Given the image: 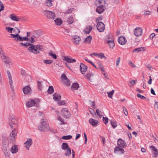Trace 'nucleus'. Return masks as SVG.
<instances>
[{"label": "nucleus", "instance_id": "72a5a7b5", "mask_svg": "<svg viewBox=\"0 0 158 158\" xmlns=\"http://www.w3.org/2000/svg\"><path fill=\"white\" fill-rule=\"evenodd\" d=\"M93 76V75L91 72H89V73H87L86 74L84 75V76L89 81L90 80V77Z\"/></svg>", "mask_w": 158, "mask_h": 158}, {"label": "nucleus", "instance_id": "2f4dec72", "mask_svg": "<svg viewBox=\"0 0 158 158\" xmlns=\"http://www.w3.org/2000/svg\"><path fill=\"white\" fill-rule=\"evenodd\" d=\"M144 48L143 47L136 48L134 50H133V52H139L142 51H143V49Z\"/></svg>", "mask_w": 158, "mask_h": 158}, {"label": "nucleus", "instance_id": "3c124183", "mask_svg": "<svg viewBox=\"0 0 158 158\" xmlns=\"http://www.w3.org/2000/svg\"><path fill=\"white\" fill-rule=\"evenodd\" d=\"M96 113L100 117L102 116V112L101 111L98 109L96 110Z\"/></svg>", "mask_w": 158, "mask_h": 158}, {"label": "nucleus", "instance_id": "f3484780", "mask_svg": "<svg viewBox=\"0 0 158 158\" xmlns=\"http://www.w3.org/2000/svg\"><path fill=\"white\" fill-rule=\"evenodd\" d=\"M80 70L82 74L85 73L87 69V67L83 63H81L80 64Z\"/></svg>", "mask_w": 158, "mask_h": 158}, {"label": "nucleus", "instance_id": "a19ab883", "mask_svg": "<svg viewBox=\"0 0 158 158\" xmlns=\"http://www.w3.org/2000/svg\"><path fill=\"white\" fill-rule=\"evenodd\" d=\"M110 123L112 126L114 128H115L117 127L116 122L114 120H111Z\"/></svg>", "mask_w": 158, "mask_h": 158}, {"label": "nucleus", "instance_id": "bf43d9fd", "mask_svg": "<svg viewBox=\"0 0 158 158\" xmlns=\"http://www.w3.org/2000/svg\"><path fill=\"white\" fill-rule=\"evenodd\" d=\"M103 120L104 123L106 124L108 122V119L107 117H103Z\"/></svg>", "mask_w": 158, "mask_h": 158}, {"label": "nucleus", "instance_id": "69168bd1", "mask_svg": "<svg viewBox=\"0 0 158 158\" xmlns=\"http://www.w3.org/2000/svg\"><path fill=\"white\" fill-rule=\"evenodd\" d=\"M137 96L139 98L142 99H144L146 98V97L144 96H142L139 94H137Z\"/></svg>", "mask_w": 158, "mask_h": 158}, {"label": "nucleus", "instance_id": "052dcab7", "mask_svg": "<svg viewBox=\"0 0 158 158\" xmlns=\"http://www.w3.org/2000/svg\"><path fill=\"white\" fill-rule=\"evenodd\" d=\"M15 30H16V33H17V34H19L20 32V30L17 27H15V28H14L13 30V32H15Z\"/></svg>", "mask_w": 158, "mask_h": 158}, {"label": "nucleus", "instance_id": "473e14b6", "mask_svg": "<svg viewBox=\"0 0 158 158\" xmlns=\"http://www.w3.org/2000/svg\"><path fill=\"white\" fill-rule=\"evenodd\" d=\"M92 40V37L91 35L88 36L85 40L84 42L90 44Z\"/></svg>", "mask_w": 158, "mask_h": 158}, {"label": "nucleus", "instance_id": "1a4fd4ad", "mask_svg": "<svg viewBox=\"0 0 158 158\" xmlns=\"http://www.w3.org/2000/svg\"><path fill=\"white\" fill-rule=\"evenodd\" d=\"M143 30L141 28L139 27L136 28L134 31L135 35L137 37L141 35L142 34Z\"/></svg>", "mask_w": 158, "mask_h": 158}, {"label": "nucleus", "instance_id": "4468645a", "mask_svg": "<svg viewBox=\"0 0 158 158\" xmlns=\"http://www.w3.org/2000/svg\"><path fill=\"white\" fill-rule=\"evenodd\" d=\"M63 60L69 63H75L76 62L75 59L71 58L69 56H64Z\"/></svg>", "mask_w": 158, "mask_h": 158}, {"label": "nucleus", "instance_id": "de8ad7c7", "mask_svg": "<svg viewBox=\"0 0 158 158\" xmlns=\"http://www.w3.org/2000/svg\"><path fill=\"white\" fill-rule=\"evenodd\" d=\"M46 64H50L53 63V60H44L43 61Z\"/></svg>", "mask_w": 158, "mask_h": 158}, {"label": "nucleus", "instance_id": "ddd939ff", "mask_svg": "<svg viewBox=\"0 0 158 158\" xmlns=\"http://www.w3.org/2000/svg\"><path fill=\"white\" fill-rule=\"evenodd\" d=\"M118 145L119 146V147H122L123 148H125L127 147V143L124 141V140L120 138L118 139L117 141Z\"/></svg>", "mask_w": 158, "mask_h": 158}, {"label": "nucleus", "instance_id": "79ce46f5", "mask_svg": "<svg viewBox=\"0 0 158 158\" xmlns=\"http://www.w3.org/2000/svg\"><path fill=\"white\" fill-rule=\"evenodd\" d=\"M3 62L6 64H8L9 65L11 64V61L10 58H7V59L4 60Z\"/></svg>", "mask_w": 158, "mask_h": 158}, {"label": "nucleus", "instance_id": "dca6fc26", "mask_svg": "<svg viewBox=\"0 0 158 158\" xmlns=\"http://www.w3.org/2000/svg\"><path fill=\"white\" fill-rule=\"evenodd\" d=\"M118 43L121 45H123L125 44L127 42V40L125 37L123 36H121L118 39Z\"/></svg>", "mask_w": 158, "mask_h": 158}, {"label": "nucleus", "instance_id": "8fccbe9b", "mask_svg": "<svg viewBox=\"0 0 158 158\" xmlns=\"http://www.w3.org/2000/svg\"><path fill=\"white\" fill-rule=\"evenodd\" d=\"M1 58L3 61L7 59V58L9 57L6 56L4 54L1 55Z\"/></svg>", "mask_w": 158, "mask_h": 158}, {"label": "nucleus", "instance_id": "37998d69", "mask_svg": "<svg viewBox=\"0 0 158 158\" xmlns=\"http://www.w3.org/2000/svg\"><path fill=\"white\" fill-rule=\"evenodd\" d=\"M72 138V136L71 135H68L63 136L62 137V139H63L68 140L71 139Z\"/></svg>", "mask_w": 158, "mask_h": 158}, {"label": "nucleus", "instance_id": "393cba45", "mask_svg": "<svg viewBox=\"0 0 158 158\" xmlns=\"http://www.w3.org/2000/svg\"><path fill=\"white\" fill-rule=\"evenodd\" d=\"M61 96L60 95L55 93L53 95V99L55 101H59L60 100Z\"/></svg>", "mask_w": 158, "mask_h": 158}, {"label": "nucleus", "instance_id": "423d86ee", "mask_svg": "<svg viewBox=\"0 0 158 158\" xmlns=\"http://www.w3.org/2000/svg\"><path fill=\"white\" fill-rule=\"evenodd\" d=\"M97 30L100 32H103L105 29V25L104 23L102 22H98L97 23Z\"/></svg>", "mask_w": 158, "mask_h": 158}, {"label": "nucleus", "instance_id": "774afa93", "mask_svg": "<svg viewBox=\"0 0 158 158\" xmlns=\"http://www.w3.org/2000/svg\"><path fill=\"white\" fill-rule=\"evenodd\" d=\"M103 19V17L102 16H101L98 17L96 19V21L98 23L99 20H102Z\"/></svg>", "mask_w": 158, "mask_h": 158}, {"label": "nucleus", "instance_id": "f257e3e1", "mask_svg": "<svg viewBox=\"0 0 158 158\" xmlns=\"http://www.w3.org/2000/svg\"><path fill=\"white\" fill-rule=\"evenodd\" d=\"M2 149L4 152L5 157H9L10 155V152L9 147V143L7 139L2 140Z\"/></svg>", "mask_w": 158, "mask_h": 158}, {"label": "nucleus", "instance_id": "6ab92c4d", "mask_svg": "<svg viewBox=\"0 0 158 158\" xmlns=\"http://www.w3.org/2000/svg\"><path fill=\"white\" fill-rule=\"evenodd\" d=\"M42 35V33L40 30L34 31L33 32V36L35 38H38Z\"/></svg>", "mask_w": 158, "mask_h": 158}, {"label": "nucleus", "instance_id": "09e8293b", "mask_svg": "<svg viewBox=\"0 0 158 158\" xmlns=\"http://www.w3.org/2000/svg\"><path fill=\"white\" fill-rule=\"evenodd\" d=\"M6 29L7 30L8 32L10 33H12V31H13L14 29L9 27H6Z\"/></svg>", "mask_w": 158, "mask_h": 158}, {"label": "nucleus", "instance_id": "412c9836", "mask_svg": "<svg viewBox=\"0 0 158 158\" xmlns=\"http://www.w3.org/2000/svg\"><path fill=\"white\" fill-rule=\"evenodd\" d=\"M11 152L13 153H16L18 151V146L15 145L12 146L10 149Z\"/></svg>", "mask_w": 158, "mask_h": 158}, {"label": "nucleus", "instance_id": "6e6d98bb", "mask_svg": "<svg viewBox=\"0 0 158 158\" xmlns=\"http://www.w3.org/2000/svg\"><path fill=\"white\" fill-rule=\"evenodd\" d=\"M0 11H1L3 10H4V6L3 3L0 1Z\"/></svg>", "mask_w": 158, "mask_h": 158}, {"label": "nucleus", "instance_id": "f704fd0d", "mask_svg": "<svg viewBox=\"0 0 158 158\" xmlns=\"http://www.w3.org/2000/svg\"><path fill=\"white\" fill-rule=\"evenodd\" d=\"M54 21L56 24L58 26L61 25L62 23V20L59 18L56 19Z\"/></svg>", "mask_w": 158, "mask_h": 158}, {"label": "nucleus", "instance_id": "6e6552de", "mask_svg": "<svg viewBox=\"0 0 158 158\" xmlns=\"http://www.w3.org/2000/svg\"><path fill=\"white\" fill-rule=\"evenodd\" d=\"M10 35L11 38H14V40L15 42L23 41L22 37L18 34H10Z\"/></svg>", "mask_w": 158, "mask_h": 158}, {"label": "nucleus", "instance_id": "aec40b11", "mask_svg": "<svg viewBox=\"0 0 158 158\" xmlns=\"http://www.w3.org/2000/svg\"><path fill=\"white\" fill-rule=\"evenodd\" d=\"M35 101L34 100L31 99L30 101L27 102L26 103V105L27 107H30L35 105Z\"/></svg>", "mask_w": 158, "mask_h": 158}, {"label": "nucleus", "instance_id": "0eeeda50", "mask_svg": "<svg viewBox=\"0 0 158 158\" xmlns=\"http://www.w3.org/2000/svg\"><path fill=\"white\" fill-rule=\"evenodd\" d=\"M16 131L15 129L13 130L11 132L10 135L9 137V140L10 141V143H14L15 141V136L16 135L15 134Z\"/></svg>", "mask_w": 158, "mask_h": 158}, {"label": "nucleus", "instance_id": "f03ea898", "mask_svg": "<svg viewBox=\"0 0 158 158\" xmlns=\"http://www.w3.org/2000/svg\"><path fill=\"white\" fill-rule=\"evenodd\" d=\"M44 48L42 45H35L32 44L31 46L27 49L30 52L35 54H38L40 53V51H43Z\"/></svg>", "mask_w": 158, "mask_h": 158}, {"label": "nucleus", "instance_id": "9d476101", "mask_svg": "<svg viewBox=\"0 0 158 158\" xmlns=\"http://www.w3.org/2000/svg\"><path fill=\"white\" fill-rule=\"evenodd\" d=\"M61 112L65 118H68L70 117V113L67 108H63L61 110Z\"/></svg>", "mask_w": 158, "mask_h": 158}, {"label": "nucleus", "instance_id": "4c0bfd02", "mask_svg": "<svg viewBox=\"0 0 158 158\" xmlns=\"http://www.w3.org/2000/svg\"><path fill=\"white\" fill-rule=\"evenodd\" d=\"M66 150L65 151V155L66 156H69L71 154V150L69 148H68L67 149H66Z\"/></svg>", "mask_w": 158, "mask_h": 158}, {"label": "nucleus", "instance_id": "a18cd8bd", "mask_svg": "<svg viewBox=\"0 0 158 158\" xmlns=\"http://www.w3.org/2000/svg\"><path fill=\"white\" fill-rule=\"evenodd\" d=\"M62 80L63 81H69V79L66 77V75L64 74H63L61 76Z\"/></svg>", "mask_w": 158, "mask_h": 158}, {"label": "nucleus", "instance_id": "39448f33", "mask_svg": "<svg viewBox=\"0 0 158 158\" xmlns=\"http://www.w3.org/2000/svg\"><path fill=\"white\" fill-rule=\"evenodd\" d=\"M8 123L9 125L12 128H13L14 125H15L17 124V121L15 119L14 116H11L10 117Z\"/></svg>", "mask_w": 158, "mask_h": 158}, {"label": "nucleus", "instance_id": "cd10ccee", "mask_svg": "<svg viewBox=\"0 0 158 158\" xmlns=\"http://www.w3.org/2000/svg\"><path fill=\"white\" fill-rule=\"evenodd\" d=\"M92 28L93 27L91 26H87L84 31L85 33L86 34H89L91 31L92 30Z\"/></svg>", "mask_w": 158, "mask_h": 158}, {"label": "nucleus", "instance_id": "9b49d317", "mask_svg": "<svg viewBox=\"0 0 158 158\" xmlns=\"http://www.w3.org/2000/svg\"><path fill=\"white\" fill-rule=\"evenodd\" d=\"M23 91L25 94H31V90L30 85L25 86L23 88Z\"/></svg>", "mask_w": 158, "mask_h": 158}, {"label": "nucleus", "instance_id": "20e7f679", "mask_svg": "<svg viewBox=\"0 0 158 158\" xmlns=\"http://www.w3.org/2000/svg\"><path fill=\"white\" fill-rule=\"evenodd\" d=\"M44 15L48 19H55V13L51 11L46 10L44 11Z\"/></svg>", "mask_w": 158, "mask_h": 158}, {"label": "nucleus", "instance_id": "4d7b16f0", "mask_svg": "<svg viewBox=\"0 0 158 158\" xmlns=\"http://www.w3.org/2000/svg\"><path fill=\"white\" fill-rule=\"evenodd\" d=\"M114 91V90H113L110 92L108 93V96L109 97L112 98V96L113 94Z\"/></svg>", "mask_w": 158, "mask_h": 158}, {"label": "nucleus", "instance_id": "5701e85b", "mask_svg": "<svg viewBox=\"0 0 158 158\" xmlns=\"http://www.w3.org/2000/svg\"><path fill=\"white\" fill-rule=\"evenodd\" d=\"M107 44H109L110 48H113L115 46V43L113 40V38H111V40H108Z\"/></svg>", "mask_w": 158, "mask_h": 158}, {"label": "nucleus", "instance_id": "338daca9", "mask_svg": "<svg viewBox=\"0 0 158 158\" xmlns=\"http://www.w3.org/2000/svg\"><path fill=\"white\" fill-rule=\"evenodd\" d=\"M123 109L124 114L127 116L128 115V112L127 109L125 107H123Z\"/></svg>", "mask_w": 158, "mask_h": 158}, {"label": "nucleus", "instance_id": "b1692460", "mask_svg": "<svg viewBox=\"0 0 158 158\" xmlns=\"http://www.w3.org/2000/svg\"><path fill=\"white\" fill-rule=\"evenodd\" d=\"M117 152H120L121 154H123L124 153V151L123 148L119 147H116L114 150V152L116 153Z\"/></svg>", "mask_w": 158, "mask_h": 158}, {"label": "nucleus", "instance_id": "a211bd4d", "mask_svg": "<svg viewBox=\"0 0 158 158\" xmlns=\"http://www.w3.org/2000/svg\"><path fill=\"white\" fill-rule=\"evenodd\" d=\"M81 41L80 38L77 35H75L73 36V43L75 45L79 44Z\"/></svg>", "mask_w": 158, "mask_h": 158}, {"label": "nucleus", "instance_id": "13d9d810", "mask_svg": "<svg viewBox=\"0 0 158 158\" xmlns=\"http://www.w3.org/2000/svg\"><path fill=\"white\" fill-rule=\"evenodd\" d=\"M74 8H71L69 9L67 11L65 12L64 13L65 14H69L72 12L74 10Z\"/></svg>", "mask_w": 158, "mask_h": 158}, {"label": "nucleus", "instance_id": "58836bf2", "mask_svg": "<svg viewBox=\"0 0 158 158\" xmlns=\"http://www.w3.org/2000/svg\"><path fill=\"white\" fill-rule=\"evenodd\" d=\"M54 92V89L52 86H50L48 90V94H51Z\"/></svg>", "mask_w": 158, "mask_h": 158}, {"label": "nucleus", "instance_id": "864d4df0", "mask_svg": "<svg viewBox=\"0 0 158 158\" xmlns=\"http://www.w3.org/2000/svg\"><path fill=\"white\" fill-rule=\"evenodd\" d=\"M6 73H7V74L8 75L9 81H10V79L11 80H12V76H11V74H10V71L9 70H7L6 71Z\"/></svg>", "mask_w": 158, "mask_h": 158}, {"label": "nucleus", "instance_id": "4be33fe9", "mask_svg": "<svg viewBox=\"0 0 158 158\" xmlns=\"http://www.w3.org/2000/svg\"><path fill=\"white\" fill-rule=\"evenodd\" d=\"M149 148H152V152L154 154V156H153V157H156L157 156L158 154V151L155 148V147L153 145H152L150 146Z\"/></svg>", "mask_w": 158, "mask_h": 158}, {"label": "nucleus", "instance_id": "c85d7f7f", "mask_svg": "<svg viewBox=\"0 0 158 158\" xmlns=\"http://www.w3.org/2000/svg\"><path fill=\"white\" fill-rule=\"evenodd\" d=\"M79 87V85L77 83H73L71 86V89L73 91H74L75 90L77 89Z\"/></svg>", "mask_w": 158, "mask_h": 158}, {"label": "nucleus", "instance_id": "0e129e2a", "mask_svg": "<svg viewBox=\"0 0 158 158\" xmlns=\"http://www.w3.org/2000/svg\"><path fill=\"white\" fill-rule=\"evenodd\" d=\"M64 84L67 86H69L70 85V81L69 79L68 81H63Z\"/></svg>", "mask_w": 158, "mask_h": 158}, {"label": "nucleus", "instance_id": "e2e57ef3", "mask_svg": "<svg viewBox=\"0 0 158 158\" xmlns=\"http://www.w3.org/2000/svg\"><path fill=\"white\" fill-rule=\"evenodd\" d=\"M121 60V58L120 57H118L116 61V66H118L119 64V62H120Z\"/></svg>", "mask_w": 158, "mask_h": 158}, {"label": "nucleus", "instance_id": "680f3d73", "mask_svg": "<svg viewBox=\"0 0 158 158\" xmlns=\"http://www.w3.org/2000/svg\"><path fill=\"white\" fill-rule=\"evenodd\" d=\"M9 82L10 83V87L12 90H13L14 89V85L13 83V81L12 80H11L10 79V81H9Z\"/></svg>", "mask_w": 158, "mask_h": 158}, {"label": "nucleus", "instance_id": "7ed1b4c3", "mask_svg": "<svg viewBox=\"0 0 158 158\" xmlns=\"http://www.w3.org/2000/svg\"><path fill=\"white\" fill-rule=\"evenodd\" d=\"M50 127L47 124V122L44 119L41 120V124L38 126V129L41 131H48Z\"/></svg>", "mask_w": 158, "mask_h": 158}, {"label": "nucleus", "instance_id": "7c9ffc66", "mask_svg": "<svg viewBox=\"0 0 158 158\" xmlns=\"http://www.w3.org/2000/svg\"><path fill=\"white\" fill-rule=\"evenodd\" d=\"M61 148L63 150H66V149L69 148L70 147L66 143H63L61 145Z\"/></svg>", "mask_w": 158, "mask_h": 158}, {"label": "nucleus", "instance_id": "bb28decb", "mask_svg": "<svg viewBox=\"0 0 158 158\" xmlns=\"http://www.w3.org/2000/svg\"><path fill=\"white\" fill-rule=\"evenodd\" d=\"M54 0H45L44 4L45 5L48 7H50L52 5V2Z\"/></svg>", "mask_w": 158, "mask_h": 158}, {"label": "nucleus", "instance_id": "2eb2a0df", "mask_svg": "<svg viewBox=\"0 0 158 158\" xmlns=\"http://www.w3.org/2000/svg\"><path fill=\"white\" fill-rule=\"evenodd\" d=\"M106 9V7L104 5H102L97 7L96 11L99 14H101L104 12Z\"/></svg>", "mask_w": 158, "mask_h": 158}, {"label": "nucleus", "instance_id": "5fc2aeb1", "mask_svg": "<svg viewBox=\"0 0 158 158\" xmlns=\"http://www.w3.org/2000/svg\"><path fill=\"white\" fill-rule=\"evenodd\" d=\"M98 57L100 58L101 59H102L103 58H105L106 59V58L104 54L102 53H98Z\"/></svg>", "mask_w": 158, "mask_h": 158}, {"label": "nucleus", "instance_id": "e433bc0d", "mask_svg": "<svg viewBox=\"0 0 158 158\" xmlns=\"http://www.w3.org/2000/svg\"><path fill=\"white\" fill-rule=\"evenodd\" d=\"M42 82L37 81L38 88L40 90H42L43 88L42 85Z\"/></svg>", "mask_w": 158, "mask_h": 158}, {"label": "nucleus", "instance_id": "603ef678", "mask_svg": "<svg viewBox=\"0 0 158 158\" xmlns=\"http://www.w3.org/2000/svg\"><path fill=\"white\" fill-rule=\"evenodd\" d=\"M57 119L61 122V124H65L64 121L60 116H58L57 117Z\"/></svg>", "mask_w": 158, "mask_h": 158}, {"label": "nucleus", "instance_id": "c756f323", "mask_svg": "<svg viewBox=\"0 0 158 158\" xmlns=\"http://www.w3.org/2000/svg\"><path fill=\"white\" fill-rule=\"evenodd\" d=\"M10 18L12 20L18 21H19L20 19L18 17L16 16L14 14H11L10 16Z\"/></svg>", "mask_w": 158, "mask_h": 158}, {"label": "nucleus", "instance_id": "49530a36", "mask_svg": "<svg viewBox=\"0 0 158 158\" xmlns=\"http://www.w3.org/2000/svg\"><path fill=\"white\" fill-rule=\"evenodd\" d=\"M67 21L69 24H72L73 22V17L72 16H70V17L68 18Z\"/></svg>", "mask_w": 158, "mask_h": 158}, {"label": "nucleus", "instance_id": "a878e982", "mask_svg": "<svg viewBox=\"0 0 158 158\" xmlns=\"http://www.w3.org/2000/svg\"><path fill=\"white\" fill-rule=\"evenodd\" d=\"M89 122L93 126L96 125L98 123V122L97 120L93 118H90L89 119Z\"/></svg>", "mask_w": 158, "mask_h": 158}, {"label": "nucleus", "instance_id": "c9c22d12", "mask_svg": "<svg viewBox=\"0 0 158 158\" xmlns=\"http://www.w3.org/2000/svg\"><path fill=\"white\" fill-rule=\"evenodd\" d=\"M19 44L21 46H23L25 48H27L29 46H31L32 45L31 43H29L26 42L25 43H23L21 42Z\"/></svg>", "mask_w": 158, "mask_h": 158}, {"label": "nucleus", "instance_id": "f8f14e48", "mask_svg": "<svg viewBox=\"0 0 158 158\" xmlns=\"http://www.w3.org/2000/svg\"><path fill=\"white\" fill-rule=\"evenodd\" d=\"M33 141L31 138H29L27 139V140L25 142L24 144L25 146L28 150H29V148L32 145Z\"/></svg>", "mask_w": 158, "mask_h": 158}, {"label": "nucleus", "instance_id": "ea45409f", "mask_svg": "<svg viewBox=\"0 0 158 158\" xmlns=\"http://www.w3.org/2000/svg\"><path fill=\"white\" fill-rule=\"evenodd\" d=\"M48 55L49 56H51L53 58L56 59L57 58V56L55 54L53 53V52L52 51H50Z\"/></svg>", "mask_w": 158, "mask_h": 158}, {"label": "nucleus", "instance_id": "c03bdc74", "mask_svg": "<svg viewBox=\"0 0 158 158\" xmlns=\"http://www.w3.org/2000/svg\"><path fill=\"white\" fill-rule=\"evenodd\" d=\"M98 64L99 66L100 67L101 70L102 72H105V70L103 65L100 62H98Z\"/></svg>", "mask_w": 158, "mask_h": 158}]
</instances>
